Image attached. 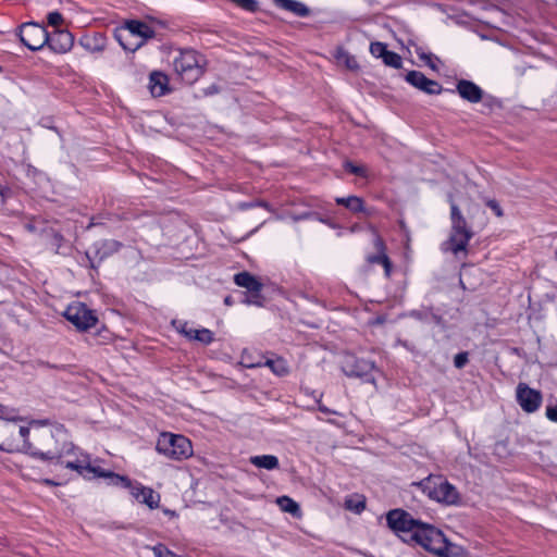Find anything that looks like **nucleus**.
<instances>
[{
  "instance_id": "nucleus-49",
  "label": "nucleus",
  "mask_w": 557,
  "mask_h": 557,
  "mask_svg": "<svg viewBox=\"0 0 557 557\" xmlns=\"http://www.w3.org/2000/svg\"><path fill=\"white\" fill-rule=\"evenodd\" d=\"M224 302H225L226 305H231V298H230V297H226V298H225V300H224Z\"/></svg>"
},
{
  "instance_id": "nucleus-10",
  "label": "nucleus",
  "mask_w": 557,
  "mask_h": 557,
  "mask_svg": "<svg viewBox=\"0 0 557 557\" xmlns=\"http://www.w3.org/2000/svg\"><path fill=\"white\" fill-rule=\"evenodd\" d=\"M342 370L347 376L364 377L367 382L375 384V380L371 375L375 370V364L371 360L347 354L342 359Z\"/></svg>"
},
{
  "instance_id": "nucleus-43",
  "label": "nucleus",
  "mask_w": 557,
  "mask_h": 557,
  "mask_svg": "<svg viewBox=\"0 0 557 557\" xmlns=\"http://www.w3.org/2000/svg\"><path fill=\"white\" fill-rule=\"evenodd\" d=\"M219 91H220V88L215 84H212L209 87L203 89V95L211 96V95L218 94Z\"/></svg>"
},
{
  "instance_id": "nucleus-15",
  "label": "nucleus",
  "mask_w": 557,
  "mask_h": 557,
  "mask_svg": "<svg viewBox=\"0 0 557 557\" xmlns=\"http://www.w3.org/2000/svg\"><path fill=\"white\" fill-rule=\"evenodd\" d=\"M234 280L238 286L245 287L250 292V296L246 299L247 304L261 305L259 293L262 284L255 276L248 272H242L236 274Z\"/></svg>"
},
{
  "instance_id": "nucleus-2",
  "label": "nucleus",
  "mask_w": 557,
  "mask_h": 557,
  "mask_svg": "<svg viewBox=\"0 0 557 557\" xmlns=\"http://www.w3.org/2000/svg\"><path fill=\"white\" fill-rule=\"evenodd\" d=\"M410 542L417 543L437 557H455L459 550L458 546L447 541L442 531L423 522H420L414 533H412Z\"/></svg>"
},
{
  "instance_id": "nucleus-14",
  "label": "nucleus",
  "mask_w": 557,
  "mask_h": 557,
  "mask_svg": "<svg viewBox=\"0 0 557 557\" xmlns=\"http://www.w3.org/2000/svg\"><path fill=\"white\" fill-rule=\"evenodd\" d=\"M516 399L523 411L532 413L540 408L542 394L525 383H519L516 388Z\"/></svg>"
},
{
  "instance_id": "nucleus-44",
  "label": "nucleus",
  "mask_w": 557,
  "mask_h": 557,
  "mask_svg": "<svg viewBox=\"0 0 557 557\" xmlns=\"http://www.w3.org/2000/svg\"><path fill=\"white\" fill-rule=\"evenodd\" d=\"M273 361L274 359H268L264 364L269 367L271 370H273Z\"/></svg>"
},
{
  "instance_id": "nucleus-50",
  "label": "nucleus",
  "mask_w": 557,
  "mask_h": 557,
  "mask_svg": "<svg viewBox=\"0 0 557 557\" xmlns=\"http://www.w3.org/2000/svg\"><path fill=\"white\" fill-rule=\"evenodd\" d=\"M135 39H128V44H134Z\"/></svg>"
},
{
  "instance_id": "nucleus-12",
  "label": "nucleus",
  "mask_w": 557,
  "mask_h": 557,
  "mask_svg": "<svg viewBox=\"0 0 557 557\" xmlns=\"http://www.w3.org/2000/svg\"><path fill=\"white\" fill-rule=\"evenodd\" d=\"M64 317L78 330H88L97 323V317L82 302L70 305L64 311Z\"/></svg>"
},
{
  "instance_id": "nucleus-36",
  "label": "nucleus",
  "mask_w": 557,
  "mask_h": 557,
  "mask_svg": "<svg viewBox=\"0 0 557 557\" xmlns=\"http://www.w3.org/2000/svg\"><path fill=\"white\" fill-rule=\"evenodd\" d=\"M468 362V352H459L454 358V364L456 368L461 369Z\"/></svg>"
},
{
  "instance_id": "nucleus-3",
  "label": "nucleus",
  "mask_w": 557,
  "mask_h": 557,
  "mask_svg": "<svg viewBox=\"0 0 557 557\" xmlns=\"http://www.w3.org/2000/svg\"><path fill=\"white\" fill-rule=\"evenodd\" d=\"M21 418L3 419L0 425V435L3 437V443L0 444V449L13 453V451H27L29 441L27 436L29 429L20 425Z\"/></svg>"
},
{
  "instance_id": "nucleus-51",
  "label": "nucleus",
  "mask_w": 557,
  "mask_h": 557,
  "mask_svg": "<svg viewBox=\"0 0 557 557\" xmlns=\"http://www.w3.org/2000/svg\"><path fill=\"white\" fill-rule=\"evenodd\" d=\"M259 366H260V363L251 364L250 367H251V368H255V367H259Z\"/></svg>"
},
{
  "instance_id": "nucleus-5",
  "label": "nucleus",
  "mask_w": 557,
  "mask_h": 557,
  "mask_svg": "<svg viewBox=\"0 0 557 557\" xmlns=\"http://www.w3.org/2000/svg\"><path fill=\"white\" fill-rule=\"evenodd\" d=\"M450 216L451 232L449 238L443 244V249L457 256L459 252L466 251L472 232L467 227V222L455 203H451Z\"/></svg>"
},
{
  "instance_id": "nucleus-11",
  "label": "nucleus",
  "mask_w": 557,
  "mask_h": 557,
  "mask_svg": "<svg viewBox=\"0 0 557 557\" xmlns=\"http://www.w3.org/2000/svg\"><path fill=\"white\" fill-rule=\"evenodd\" d=\"M55 463L63 466L66 469L76 471L84 479L90 480L97 469V466L91 463L90 456L79 448L75 447V453L69 457L57 460Z\"/></svg>"
},
{
  "instance_id": "nucleus-20",
  "label": "nucleus",
  "mask_w": 557,
  "mask_h": 557,
  "mask_svg": "<svg viewBox=\"0 0 557 557\" xmlns=\"http://www.w3.org/2000/svg\"><path fill=\"white\" fill-rule=\"evenodd\" d=\"M374 247L376 253L373 256H369L368 261L370 263H381L385 269V274L388 276L391 273V261L385 253V245L383 243V239L377 235H375L374 238Z\"/></svg>"
},
{
  "instance_id": "nucleus-7",
  "label": "nucleus",
  "mask_w": 557,
  "mask_h": 557,
  "mask_svg": "<svg viewBox=\"0 0 557 557\" xmlns=\"http://www.w3.org/2000/svg\"><path fill=\"white\" fill-rule=\"evenodd\" d=\"M153 36V29L148 24L138 21L128 22L124 28L115 34V38L123 49L128 51H136L148 38Z\"/></svg>"
},
{
  "instance_id": "nucleus-24",
  "label": "nucleus",
  "mask_w": 557,
  "mask_h": 557,
  "mask_svg": "<svg viewBox=\"0 0 557 557\" xmlns=\"http://www.w3.org/2000/svg\"><path fill=\"white\" fill-rule=\"evenodd\" d=\"M120 244L115 240H100L94 245V252L99 257V260H102L107 256L119 250Z\"/></svg>"
},
{
  "instance_id": "nucleus-46",
  "label": "nucleus",
  "mask_w": 557,
  "mask_h": 557,
  "mask_svg": "<svg viewBox=\"0 0 557 557\" xmlns=\"http://www.w3.org/2000/svg\"><path fill=\"white\" fill-rule=\"evenodd\" d=\"M44 483L47 484V485H57V483L54 481L49 480V479H45Z\"/></svg>"
},
{
  "instance_id": "nucleus-45",
  "label": "nucleus",
  "mask_w": 557,
  "mask_h": 557,
  "mask_svg": "<svg viewBox=\"0 0 557 557\" xmlns=\"http://www.w3.org/2000/svg\"><path fill=\"white\" fill-rule=\"evenodd\" d=\"M163 512L168 516H171V517H175V511L173 510H170V509H164Z\"/></svg>"
},
{
  "instance_id": "nucleus-6",
  "label": "nucleus",
  "mask_w": 557,
  "mask_h": 557,
  "mask_svg": "<svg viewBox=\"0 0 557 557\" xmlns=\"http://www.w3.org/2000/svg\"><path fill=\"white\" fill-rule=\"evenodd\" d=\"M156 449L159 454L173 460L187 459L193 455L190 441L184 435L163 432L159 435Z\"/></svg>"
},
{
  "instance_id": "nucleus-17",
  "label": "nucleus",
  "mask_w": 557,
  "mask_h": 557,
  "mask_svg": "<svg viewBox=\"0 0 557 557\" xmlns=\"http://www.w3.org/2000/svg\"><path fill=\"white\" fill-rule=\"evenodd\" d=\"M129 491L132 496L137 502L147 505L151 509L159 507L160 495L157 494L152 488L136 483L132 485Z\"/></svg>"
},
{
  "instance_id": "nucleus-47",
  "label": "nucleus",
  "mask_w": 557,
  "mask_h": 557,
  "mask_svg": "<svg viewBox=\"0 0 557 557\" xmlns=\"http://www.w3.org/2000/svg\"><path fill=\"white\" fill-rule=\"evenodd\" d=\"M411 315H413V317H416V318H418V319H421V315H420V313H419V312L413 311V312L411 313Z\"/></svg>"
},
{
  "instance_id": "nucleus-48",
  "label": "nucleus",
  "mask_w": 557,
  "mask_h": 557,
  "mask_svg": "<svg viewBox=\"0 0 557 557\" xmlns=\"http://www.w3.org/2000/svg\"><path fill=\"white\" fill-rule=\"evenodd\" d=\"M319 409H320L321 411H323V412H329V409H326V408H325V407H323V406H320V407H319Z\"/></svg>"
},
{
  "instance_id": "nucleus-42",
  "label": "nucleus",
  "mask_w": 557,
  "mask_h": 557,
  "mask_svg": "<svg viewBox=\"0 0 557 557\" xmlns=\"http://www.w3.org/2000/svg\"><path fill=\"white\" fill-rule=\"evenodd\" d=\"M487 206L496 213L497 216H503V211L495 200H490Z\"/></svg>"
},
{
  "instance_id": "nucleus-18",
  "label": "nucleus",
  "mask_w": 557,
  "mask_h": 557,
  "mask_svg": "<svg viewBox=\"0 0 557 557\" xmlns=\"http://www.w3.org/2000/svg\"><path fill=\"white\" fill-rule=\"evenodd\" d=\"M57 53H65L73 46V36L67 30H55L48 35L47 44Z\"/></svg>"
},
{
  "instance_id": "nucleus-33",
  "label": "nucleus",
  "mask_w": 557,
  "mask_h": 557,
  "mask_svg": "<svg viewBox=\"0 0 557 557\" xmlns=\"http://www.w3.org/2000/svg\"><path fill=\"white\" fill-rule=\"evenodd\" d=\"M277 375H285L288 373V366L286 361L282 358L274 359L273 361V370Z\"/></svg>"
},
{
  "instance_id": "nucleus-35",
  "label": "nucleus",
  "mask_w": 557,
  "mask_h": 557,
  "mask_svg": "<svg viewBox=\"0 0 557 557\" xmlns=\"http://www.w3.org/2000/svg\"><path fill=\"white\" fill-rule=\"evenodd\" d=\"M234 3L248 11H255L257 9V2L255 0H232Z\"/></svg>"
},
{
  "instance_id": "nucleus-28",
  "label": "nucleus",
  "mask_w": 557,
  "mask_h": 557,
  "mask_svg": "<svg viewBox=\"0 0 557 557\" xmlns=\"http://www.w3.org/2000/svg\"><path fill=\"white\" fill-rule=\"evenodd\" d=\"M336 203L345 206L352 212H361L364 210L362 199L357 196H349L347 198H336Z\"/></svg>"
},
{
  "instance_id": "nucleus-26",
  "label": "nucleus",
  "mask_w": 557,
  "mask_h": 557,
  "mask_svg": "<svg viewBox=\"0 0 557 557\" xmlns=\"http://www.w3.org/2000/svg\"><path fill=\"white\" fill-rule=\"evenodd\" d=\"M249 461L257 468L273 470L278 467V459L273 455L252 456Z\"/></svg>"
},
{
  "instance_id": "nucleus-29",
  "label": "nucleus",
  "mask_w": 557,
  "mask_h": 557,
  "mask_svg": "<svg viewBox=\"0 0 557 557\" xmlns=\"http://www.w3.org/2000/svg\"><path fill=\"white\" fill-rule=\"evenodd\" d=\"M383 62L387 66H392L394 69L401 67V58L399 54L387 50L386 54L383 58Z\"/></svg>"
},
{
  "instance_id": "nucleus-31",
  "label": "nucleus",
  "mask_w": 557,
  "mask_h": 557,
  "mask_svg": "<svg viewBox=\"0 0 557 557\" xmlns=\"http://www.w3.org/2000/svg\"><path fill=\"white\" fill-rule=\"evenodd\" d=\"M370 52L375 58H384L387 52L386 45L380 41L372 42L370 45Z\"/></svg>"
},
{
  "instance_id": "nucleus-23",
  "label": "nucleus",
  "mask_w": 557,
  "mask_h": 557,
  "mask_svg": "<svg viewBox=\"0 0 557 557\" xmlns=\"http://www.w3.org/2000/svg\"><path fill=\"white\" fill-rule=\"evenodd\" d=\"M274 3L277 7L287 10L298 16H307L310 12L304 3L296 0H274Z\"/></svg>"
},
{
  "instance_id": "nucleus-32",
  "label": "nucleus",
  "mask_w": 557,
  "mask_h": 557,
  "mask_svg": "<svg viewBox=\"0 0 557 557\" xmlns=\"http://www.w3.org/2000/svg\"><path fill=\"white\" fill-rule=\"evenodd\" d=\"M344 166L351 174H355V175H358V176H362V177L367 176V169L363 165H357V164H354L350 161H346Z\"/></svg>"
},
{
  "instance_id": "nucleus-9",
  "label": "nucleus",
  "mask_w": 557,
  "mask_h": 557,
  "mask_svg": "<svg viewBox=\"0 0 557 557\" xmlns=\"http://www.w3.org/2000/svg\"><path fill=\"white\" fill-rule=\"evenodd\" d=\"M387 525L399 535L404 542H410L412 533L419 527V520L403 509L389 510L386 515Z\"/></svg>"
},
{
  "instance_id": "nucleus-21",
  "label": "nucleus",
  "mask_w": 557,
  "mask_h": 557,
  "mask_svg": "<svg viewBox=\"0 0 557 557\" xmlns=\"http://www.w3.org/2000/svg\"><path fill=\"white\" fill-rule=\"evenodd\" d=\"M92 478H103L108 480V484L110 485L123 486L128 490H131L133 485V483L127 476L120 475L111 471H107L104 469H101L100 467H97Z\"/></svg>"
},
{
  "instance_id": "nucleus-40",
  "label": "nucleus",
  "mask_w": 557,
  "mask_h": 557,
  "mask_svg": "<svg viewBox=\"0 0 557 557\" xmlns=\"http://www.w3.org/2000/svg\"><path fill=\"white\" fill-rule=\"evenodd\" d=\"M180 331L189 339H194L195 332H197L196 329L189 327L187 323H184Z\"/></svg>"
},
{
  "instance_id": "nucleus-27",
  "label": "nucleus",
  "mask_w": 557,
  "mask_h": 557,
  "mask_svg": "<svg viewBox=\"0 0 557 557\" xmlns=\"http://www.w3.org/2000/svg\"><path fill=\"white\" fill-rule=\"evenodd\" d=\"M276 504L282 511L288 512L295 517L300 516L299 505L288 496H281L276 499Z\"/></svg>"
},
{
  "instance_id": "nucleus-41",
  "label": "nucleus",
  "mask_w": 557,
  "mask_h": 557,
  "mask_svg": "<svg viewBox=\"0 0 557 557\" xmlns=\"http://www.w3.org/2000/svg\"><path fill=\"white\" fill-rule=\"evenodd\" d=\"M546 417L554 422H557V404L546 408Z\"/></svg>"
},
{
  "instance_id": "nucleus-13",
  "label": "nucleus",
  "mask_w": 557,
  "mask_h": 557,
  "mask_svg": "<svg viewBox=\"0 0 557 557\" xmlns=\"http://www.w3.org/2000/svg\"><path fill=\"white\" fill-rule=\"evenodd\" d=\"M20 38L28 49L36 51L46 46L48 33L39 24L25 23L20 28Z\"/></svg>"
},
{
  "instance_id": "nucleus-16",
  "label": "nucleus",
  "mask_w": 557,
  "mask_h": 557,
  "mask_svg": "<svg viewBox=\"0 0 557 557\" xmlns=\"http://www.w3.org/2000/svg\"><path fill=\"white\" fill-rule=\"evenodd\" d=\"M406 81L429 95H436L442 91V87L438 83L426 78L421 72L418 71L409 72L406 75Z\"/></svg>"
},
{
  "instance_id": "nucleus-8",
  "label": "nucleus",
  "mask_w": 557,
  "mask_h": 557,
  "mask_svg": "<svg viewBox=\"0 0 557 557\" xmlns=\"http://www.w3.org/2000/svg\"><path fill=\"white\" fill-rule=\"evenodd\" d=\"M424 494H426L431 499L445 503L448 505H454L459 499V493L457 488L448 483L447 481H443L441 478H428L426 480L419 483Z\"/></svg>"
},
{
  "instance_id": "nucleus-34",
  "label": "nucleus",
  "mask_w": 557,
  "mask_h": 557,
  "mask_svg": "<svg viewBox=\"0 0 557 557\" xmlns=\"http://www.w3.org/2000/svg\"><path fill=\"white\" fill-rule=\"evenodd\" d=\"M417 54L419 58L424 61L432 70H436L435 62L438 61V59L430 53H425L420 48L417 49Z\"/></svg>"
},
{
  "instance_id": "nucleus-1",
  "label": "nucleus",
  "mask_w": 557,
  "mask_h": 557,
  "mask_svg": "<svg viewBox=\"0 0 557 557\" xmlns=\"http://www.w3.org/2000/svg\"><path fill=\"white\" fill-rule=\"evenodd\" d=\"M26 453L34 458L55 463L75 453V446L63 426L44 428L35 433V442H29Z\"/></svg>"
},
{
  "instance_id": "nucleus-25",
  "label": "nucleus",
  "mask_w": 557,
  "mask_h": 557,
  "mask_svg": "<svg viewBox=\"0 0 557 557\" xmlns=\"http://www.w3.org/2000/svg\"><path fill=\"white\" fill-rule=\"evenodd\" d=\"M334 57L338 65L344 66L349 71H357L359 67L356 58L342 48L336 50Z\"/></svg>"
},
{
  "instance_id": "nucleus-22",
  "label": "nucleus",
  "mask_w": 557,
  "mask_h": 557,
  "mask_svg": "<svg viewBox=\"0 0 557 557\" xmlns=\"http://www.w3.org/2000/svg\"><path fill=\"white\" fill-rule=\"evenodd\" d=\"M169 78L161 72H152L150 74V91L154 97H161L169 91L168 88Z\"/></svg>"
},
{
  "instance_id": "nucleus-30",
  "label": "nucleus",
  "mask_w": 557,
  "mask_h": 557,
  "mask_svg": "<svg viewBox=\"0 0 557 557\" xmlns=\"http://www.w3.org/2000/svg\"><path fill=\"white\" fill-rule=\"evenodd\" d=\"M194 339L198 341L205 345H208L213 342L214 337H213V333L210 330L201 329V330H197V332H195Z\"/></svg>"
},
{
  "instance_id": "nucleus-19",
  "label": "nucleus",
  "mask_w": 557,
  "mask_h": 557,
  "mask_svg": "<svg viewBox=\"0 0 557 557\" xmlns=\"http://www.w3.org/2000/svg\"><path fill=\"white\" fill-rule=\"evenodd\" d=\"M457 90L461 98L472 103L481 101L483 96V91L478 85L466 79L458 82Z\"/></svg>"
},
{
  "instance_id": "nucleus-37",
  "label": "nucleus",
  "mask_w": 557,
  "mask_h": 557,
  "mask_svg": "<svg viewBox=\"0 0 557 557\" xmlns=\"http://www.w3.org/2000/svg\"><path fill=\"white\" fill-rule=\"evenodd\" d=\"M346 508L354 510L356 512H360L364 508L363 502H355L354 499L349 498L346 500Z\"/></svg>"
},
{
  "instance_id": "nucleus-38",
  "label": "nucleus",
  "mask_w": 557,
  "mask_h": 557,
  "mask_svg": "<svg viewBox=\"0 0 557 557\" xmlns=\"http://www.w3.org/2000/svg\"><path fill=\"white\" fill-rule=\"evenodd\" d=\"M62 22H63V17H62V15L60 13H58V12L49 13V15H48V23L51 26L58 27Z\"/></svg>"
},
{
  "instance_id": "nucleus-39",
  "label": "nucleus",
  "mask_w": 557,
  "mask_h": 557,
  "mask_svg": "<svg viewBox=\"0 0 557 557\" xmlns=\"http://www.w3.org/2000/svg\"><path fill=\"white\" fill-rule=\"evenodd\" d=\"M153 553H154L156 557H164L165 555L173 556V554L168 548H165L163 545L154 546Z\"/></svg>"
},
{
  "instance_id": "nucleus-4",
  "label": "nucleus",
  "mask_w": 557,
  "mask_h": 557,
  "mask_svg": "<svg viewBox=\"0 0 557 557\" xmlns=\"http://www.w3.org/2000/svg\"><path fill=\"white\" fill-rule=\"evenodd\" d=\"M205 59L195 50L180 51L173 59L176 75L187 84H193L203 74Z\"/></svg>"
},
{
  "instance_id": "nucleus-52",
  "label": "nucleus",
  "mask_w": 557,
  "mask_h": 557,
  "mask_svg": "<svg viewBox=\"0 0 557 557\" xmlns=\"http://www.w3.org/2000/svg\"><path fill=\"white\" fill-rule=\"evenodd\" d=\"M555 259H556V261H557V250L555 251Z\"/></svg>"
}]
</instances>
